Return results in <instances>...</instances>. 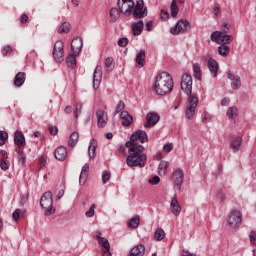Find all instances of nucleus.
<instances>
[{"instance_id":"obj_1","label":"nucleus","mask_w":256,"mask_h":256,"mask_svg":"<svg viewBox=\"0 0 256 256\" xmlns=\"http://www.w3.org/2000/svg\"><path fill=\"white\" fill-rule=\"evenodd\" d=\"M149 137L147 132L138 130L131 135L130 140L126 142L128 149V156L126 158V165L128 167H140L143 169L147 165V154H145V147L139 143H147Z\"/></svg>"},{"instance_id":"obj_2","label":"nucleus","mask_w":256,"mask_h":256,"mask_svg":"<svg viewBox=\"0 0 256 256\" xmlns=\"http://www.w3.org/2000/svg\"><path fill=\"white\" fill-rule=\"evenodd\" d=\"M155 92L157 95H167L173 91V78L167 72H162L156 77Z\"/></svg>"},{"instance_id":"obj_3","label":"nucleus","mask_w":256,"mask_h":256,"mask_svg":"<svg viewBox=\"0 0 256 256\" xmlns=\"http://www.w3.org/2000/svg\"><path fill=\"white\" fill-rule=\"evenodd\" d=\"M227 31H229V27H227V24H224V28L221 31H214L211 34V41H213L214 43H217L218 45H227L229 43H231V41H233V36L232 35H227L225 33H227Z\"/></svg>"},{"instance_id":"obj_4","label":"nucleus","mask_w":256,"mask_h":256,"mask_svg":"<svg viewBox=\"0 0 256 256\" xmlns=\"http://www.w3.org/2000/svg\"><path fill=\"white\" fill-rule=\"evenodd\" d=\"M40 205L44 210V215L46 217H50V215H53V213H55V209L53 208V194L50 191L45 192L42 195L40 199Z\"/></svg>"},{"instance_id":"obj_5","label":"nucleus","mask_w":256,"mask_h":256,"mask_svg":"<svg viewBox=\"0 0 256 256\" xmlns=\"http://www.w3.org/2000/svg\"><path fill=\"white\" fill-rule=\"evenodd\" d=\"M199 104V98L195 94H191L186 103V111L185 117L189 121H193L195 117V110L197 109V105Z\"/></svg>"},{"instance_id":"obj_6","label":"nucleus","mask_w":256,"mask_h":256,"mask_svg":"<svg viewBox=\"0 0 256 256\" xmlns=\"http://www.w3.org/2000/svg\"><path fill=\"white\" fill-rule=\"evenodd\" d=\"M243 214L239 210H233L228 218V225L231 229H237L241 227V223H243Z\"/></svg>"},{"instance_id":"obj_7","label":"nucleus","mask_w":256,"mask_h":256,"mask_svg":"<svg viewBox=\"0 0 256 256\" xmlns=\"http://www.w3.org/2000/svg\"><path fill=\"white\" fill-rule=\"evenodd\" d=\"M118 7L120 13L129 16L133 14V9H135V2L133 0H118Z\"/></svg>"},{"instance_id":"obj_8","label":"nucleus","mask_w":256,"mask_h":256,"mask_svg":"<svg viewBox=\"0 0 256 256\" xmlns=\"http://www.w3.org/2000/svg\"><path fill=\"white\" fill-rule=\"evenodd\" d=\"M63 48H64L63 41L58 40L55 42L54 48H53V57L57 63H63L65 59L64 58L65 52Z\"/></svg>"},{"instance_id":"obj_9","label":"nucleus","mask_w":256,"mask_h":256,"mask_svg":"<svg viewBox=\"0 0 256 256\" xmlns=\"http://www.w3.org/2000/svg\"><path fill=\"white\" fill-rule=\"evenodd\" d=\"M132 15L133 17H136V19L147 17V8H145V2L143 0H138L136 5L134 4Z\"/></svg>"},{"instance_id":"obj_10","label":"nucleus","mask_w":256,"mask_h":256,"mask_svg":"<svg viewBox=\"0 0 256 256\" xmlns=\"http://www.w3.org/2000/svg\"><path fill=\"white\" fill-rule=\"evenodd\" d=\"M181 89L186 95H192L193 91V77L189 74H184L181 79Z\"/></svg>"},{"instance_id":"obj_11","label":"nucleus","mask_w":256,"mask_h":256,"mask_svg":"<svg viewBox=\"0 0 256 256\" xmlns=\"http://www.w3.org/2000/svg\"><path fill=\"white\" fill-rule=\"evenodd\" d=\"M161 116L156 112H149L146 115V123H144V127L146 129H151V127H155L156 123H159Z\"/></svg>"},{"instance_id":"obj_12","label":"nucleus","mask_w":256,"mask_h":256,"mask_svg":"<svg viewBox=\"0 0 256 256\" xmlns=\"http://www.w3.org/2000/svg\"><path fill=\"white\" fill-rule=\"evenodd\" d=\"M187 27H189V21L179 20L176 23L175 28H171L170 33H172V35H179V33H185L187 31Z\"/></svg>"},{"instance_id":"obj_13","label":"nucleus","mask_w":256,"mask_h":256,"mask_svg":"<svg viewBox=\"0 0 256 256\" xmlns=\"http://www.w3.org/2000/svg\"><path fill=\"white\" fill-rule=\"evenodd\" d=\"M103 79V67L96 66L93 74V87L94 89H99L101 85V80Z\"/></svg>"},{"instance_id":"obj_14","label":"nucleus","mask_w":256,"mask_h":256,"mask_svg":"<svg viewBox=\"0 0 256 256\" xmlns=\"http://www.w3.org/2000/svg\"><path fill=\"white\" fill-rule=\"evenodd\" d=\"M206 61L208 63V69L212 75V77H217V73L219 71V63H217V60L213 59V57L207 55Z\"/></svg>"},{"instance_id":"obj_15","label":"nucleus","mask_w":256,"mask_h":256,"mask_svg":"<svg viewBox=\"0 0 256 256\" xmlns=\"http://www.w3.org/2000/svg\"><path fill=\"white\" fill-rule=\"evenodd\" d=\"M96 117H97V125L100 129H103L105 125H107V121H109V117L107 116V113H105V110H97L96 111Z\"/></svg>"},{"instance_id":"obj_16","label":"nucleus","mask_w":256,"mask_h":256,"mask_svg":"<svg viewBox=\"0 0 256 256\" xmlns=\"http://www.w3.org/2000/svg\"><path fill=\"white\" fill-rule=\"evenodd\" d=\"M170 211L172 215L179 217L181 215V204L177 200V197H172L170 201Z\"/></svg>"},{"instance_id":"obj_17","label":"nucleus","mask_w":256,"mask_h":256,"mask_svg":"<svg viewBox=\"0 0 256 256\" xmlns=\"http://www.w3.org/2000/svg\"><path fill=\"white\" fill-rule=\"evenodd\" d=\"M185 177V174L181 170V168H178L174 171L173 176H172V181L176 185V187H181L183 185V179Z\"/></svg>"},{"instance_id":"obj_18","label":"nucleus","mask_w":256,"mask_h":256,"mask_svg":"<svg viewBox=\"0 0 256 256\" xmlns=\"http://www.w3.org/2000/svg\"><path fill=\"white\" fill-rule=\"evenodd\" d=\"M81 49H83V39L82 38H74L71 43V50L74 55H79L81 53Z\"/></svg>"},{"instance_id":"obj_19","label":"nucleus","mask_w":256,"mask_h":256,"mask_svg":"<svg viewBox=\"0 0 256 256\" xmlns=\"http://www.w3.org/2000/svg\"><path fill=\"white\" fill-rule=\"evenodd\" d=\"M120 119L122 120L123 127H131V125H133V116L127 111L121 112Z\"/></svg>"},{"instance_id":"obj_20","label":"nucleus","mask_w":256,"mask_h":256,"mask_svg":"<svg viewBox=\"0 0 256 256\" xmlns=\"http://www.w3.org/2000/svg\"><path fill=\"white\" fill-rule=\"evenodd\" d=\"M145 27V23H143L142 20H139L138 22L132 23V33L135 37L141 35L143 33V29Z\"/></svg>"},{"instance_id":"obj_21","label":"nucleus","mask_w":256,"mask_h":256,"mask_svg":"<svg viewBox=\"0 0 256 256\" xmlns=\"http://www.w3.org/2000/svg\"><path fill=\"white\" fill-rule=\"evenodd\" d=\"M54 156L58 161H65L67 159V148L63 146L56 148Z\"/></svg>"},{"instance_id":"obj_22","label":"nucleus","mask_w":256,"mask_h":256,"mask_svg":"<svg viewBox=\"0 0 256 256\" xmlns=\"http://www.w3.org/2000/svg\"><path fill=\"white\" fill-rule=\"evenodd\" d=\"M228 79L232 81L231 82L232 89L237 90L239 89V87H241V77L235 76L233 73L228 72Z\"/></svg>"},{"instance_id":"obj_23","label":"nucleus","mask_w":256,"mask_h":256,"mask_svg":"<svg viewBox=\"0 0 256 256\" xmlns=\"http://www.w3.org/2000/svg\"><path fill=\"white\" fill-rule=\"evenodd\" d=\"M145 246L143 244H138L130 250L128 256H144Z\"/></svg>"},{"instance_id":"obj_24","label":"nucleus","mask_w":256,"mask_h":256,"mask_svg":"<svg viewBox=\"0 0 256 256\" xmlns=\"http://www.w3.org/2000/svg\"><path fill=\"white\" fill-rule=\"evenodd\" d=\"M14 143L19 147H25V135L23 132L16 131L14 134Z\"/></svg>"},{"instance_id":"obj_25","label":"nucleus","mask_w":256,"mask_h":256,"mask_svg":"<svg viewBox=\"0 0 256 256\" xmlns=\"http://www.w3.org/2000/svg\"><path fill=\"white\" fill-rule=\"evenodd\" d=\"M241 143H243L241 137H235L231 140L230 149H232L233 153H238L239 149H241Z\"/></svg>"},{"instance_id":"obj_26","label":"nucleus","mask_w":256,"mask_h":256,"mask_svg":"<svg viewBox=\"0 0 256 256\" xmlns=\"http://www.w3.org/2000/svg\"><path fill=\"white\" fill-rule=\"evenodd\" d=\"M27 75L25 72H18L14 78V85L15 87H22V85L25 83Z\"/></svg>"},{"instance_id":"obj_27","label":"nucleus","mask_w":256,"mask_h":256,"mask_svg":"<svg viewBox=\"0 0 256 256\" xmlns=\"http://www.w3.org/2000/svg\"><path fill=\"white\" fill-rule=\"evenodd\" d=\"M87 173H89V164H85L82 167L80 177H79L80 185H85V182L87 181Z\"/></svg>"},{"instance_id":"obj_28","label":"nucleus","mask_w":256,"mask_h":256,"mask_svg":"<svg viewBox=\"0 0 256 256\" xmlns=\"http://www.w3.org/2000/svg\"><path fill=\"white\" fill-rule=\"evenodd\" d=\"M97 151V142L95 140L90 141V145L88 147V155L90 159H95Z\"/></svg>"},{"instance_id":"obj_29","label":"nucleus","mask_w":256,"mask_h":256,"mask_svg":"<svg viewBox=\"0 0 256 256\" xmlns=\"http://www.w3.org/2000/svg\"><path fill=\"white\" fill-rule=\"evenodd\" d=\"M226 115L228 119H235V117L239 116V109L235 106H231L228 108Z\"/></svg>"},{"instance_id":"obj_30","label":"nucleus","mask_w":256,"mask_h":256,"mask_svg":"<svg viewBox=\"0 0 256 256\" xmlns=\"http://www.w3.org/2000/svg\"><path fill=\"white\" fill-rule=\"evenodd\" d=\"M145 50H140L136 55V63L139 67H143L145 65Z\"/></svg>"},{"instance_id":"obj_31","label":"nucleus","mask_w":256,"mask_h":256,"mask_svg":"<svg viewBox=\"0 0 256 256\" xmlns=\"http://www.w3.org/2000/svg\"><path fill=\"white\" fill-rule=\"evenodd\" d=\"M78 142H79V133L73 132L69 137V141H68L69 147H75Z\"/></svg>"},{"instance_id":"obj_32","label":"nucleus","mask_w":256,"mask_h":256,"mask_svg":"<svg viewBox=\"0 0 256 256\" xmlns=\"http://www.w3.org/2000/svg\"><path fill=\"white\" fill-rule=\"evenodd\" d=\"M169 168V162L161 161L158 166L159 175H167V169Z\"/></svg>"},{"instance_id":"obj_33","label":"nucleus","mask_w":256,"mask_h":256,"mask_svg":"<svg viewBox=\"0 0 256 256\" xmlns=\"http://www.w3.org/2000/svg\"><path fill=\"white\" fill-rule=\"evenodd\" d=\"M230 51H231V48L229 46H226V44H221L218 47V53L222 57H227V55H229Z\"/></svg>"},{"instance_id":"obj_34","label":"nucleus","mask_w":256,"mask_h":256,"mask_svg":"<svg viewBox=\"0 0 256 256\" xmlns=\"http://www.w3.org/2000/svg\"><path fill=\"white\" fill-rule=\"evenodd\" d=\"M96 239L99 243V245H101V247H103V249H111V244H109V240H107L106 238H103L101 236H96Z\"/></svg>"},{"instance_id":"obj_35","label":"nucleus","mask_w":256,"mask_h":256,"mask_svg":"<svg viewBox=\"0 0 256 256\" xmlns=\"http://www.w3.org/2000/svg\"><path fill=\"white\" fill-rule=\"evenodd\" d=\"M105 69L108 73H111L115 69V64L113 63V57H108L105 60Z\"/></svg>"},{"instance_id":"obj_36","label":"nucleus","mask_w":256,"mask_h":256,"mask_svg":"<svg viewBox=\"0 0 256 256\" xmlns=\"http://www.w3.org/2000/svg\"><path fill=\"white\" fill-rule=\"evenodd\" d=\"M78 54H69L67 57H66V63L68 65V67H73L76 63H77V56Z\"/></svg>"},{"instance_id":"obj_37","label":"nucleus","mask_w":256,"mask_h":256,"mask_svg":"<svg viewBox=\"0 0 256 256\" xmlns=\"http://www.w3.org/2000/svg\"><path fill=\"white\" fill-rule=\"evenodd\" d=\"M170 13L172 17H177V15H179V7L177 6V2L175 0H172L170 4Z\"/></svg>"},{"instance_id":"obj_38","label":"nucleus","mask_w":256,"mask_h":256,"mask_svg":"<svg viewBox=\"0 0 256 256\" xmlns=\"http://www.w3.org/2000/svg\"><path fill=\"white\" fill-rule=\"evenodd\" d=\"M140 223H141V220L139 219V216H136L129 221L128 227H131V229H137Z\"/></svg>"},{"instance_id":"obj_39","label":"nucleus","mask_w":256,"mask_h":256,"mask_svg":"<svg viewBox=\"0 0 256 256\" xmlns=\"http://www.w3.org/2000/svg\"><path fill=\"white\" fill-rule=\"evenodd\" d=\"M71 31V24L64 22L58 28V33H69Z\"/></svg>"},{"instance_id":"obj_40","label":"nucleus","mask_w":256,"mask_h":256,"mask_svg":"<svg viewBox=\"0 0 256 256\" xmlns=\"http://www.w3.org/2000/svg\"><path fill=\"white\" fill-rule=\"evenodd\" d=\"M193 73L194 77H196L198 81H201V66L199 65V63L193 65Z\"/></svg>"},{"instance_id":"obj_41","label":"nucleus","mask_w":256,"mask_h":256,"mask_svg":"<svg viewBox=\"0 0 256 256\" xmlns=\"http://www.w3.org/2000/svg\"><path fill=\"white\" fill-rule=\"evenodd\" d=\"M155 239L157 241H163V239H165V230H163V228H158L155 231Z\"/></svg>"},{"instance_id":"obj_42","label":"nucleus","mask_w":256,"mask_h":256,"mask_svg":"<svg viewBox=\"0 0 256 256\" xmlns=\"http://www.w3.org/2000/svg\"><path fill=\"white\" fill-rule=\"evenodd\" d=\"M119 11L120 10L117 8H111L110 17H111L112 23H115V21H117V19H119Z\"/></svg>"},{"instance_id":"obj_43","label":"nucleus","mask_w":256,"mask_h":256,"mask_svg":"<svg viewBox=\"0 0 256 256\" xmlns=\"http://www.w3.org/2000/svg\"><path fill=\"white\" fill-rule=\"evenodd\" d=\"M9 139V134L6 131H0V146L5 145Z\"/></svg>"},{"instance_id":"obj_44","label":"nucleus","mask_w":256,"mask_h":256,"mask_svg":"<svg viewBox=\"0 0 256 256\" xmlns=\"http://www.w3.org/2000/svg\"><path fill=\"white\" fill-rule=\"evenodd\" d=\"M16 152L18 153V160L22 163V165H25V161L27 159L25 153H23L20 148H16Z\"/></svg>"},{"instance_id":"obj_45","label":"nucleus","mask_w":256,"mask_h":256,"mask_svg":"<svg viewBox=\"0 0 256 256\" xmlns=\"http://www.w3.org/2000/svg\"><path fill=\"white\" fill-rule=\"evenodd\" d=\"M83 109V104L81 102L76 103L75 111H74V117L77 119L79 115H81V110Z\"/></svg>"},{"instance_id":"obj_46","label":"nucleus","mask_w":256,"mask_h":256,"mask_svg":"<svg viewBox=\"0 0 256 256\" xmlns=\"http://www.w3.org/2000/svg\"><path fill=\"white\" fill-rule=\"evenodd\" d=\"M10 166L11 163H9V161H6L5 159L0 160V168L2 171H7Z\"/></svg>"},{"instance_id":"obj_47","label":"nucleus","mask_w":256,"mask_h":256,"mask_svg":"<svg viewBox=\"0 0 256 256\" xmlns=\"http://www.w3.org/2000/svg\"><path fill=\"white\" fill-rule=\"evenodd\" d=\"M21 209H16L13 213H12V219L13 221H19V219L21 218Z\"/></svg>"},{"instance_id":"obj_48","label":"nucleus","mask_w":256,"mask_h":256,"mask_svg":"<svg viewBox=\"0 0 256 256\" xmlns=\"http://www.w3.org/2000/svg\"><path fill=\"white\" fill-rule=\"evenodd\" d=\"M125 109V102L119 101L118 105L116 106L115 115L121 113Z\"/></svg>"},{"instance_id":"obj_49","label":"nucleus","mask_w":256,"mask_h":256,"mask_svg":"<svg viewBox=\"0 0 256 256\" xmlns=\"http://www.w3.org/2000/svg\"><path fill=\"white\" fill-rule=\"evenodd\" d=\"M86 217L91 218L95 215V204L90 206V209L85 213Z\"/></svg>"},{"instance_id":"obj_50","label":"nucleus","mask_w":256,"mask_h":256,"mask_svg":"<svg viewBox=\"0 0 256 256\" xmlns=\"http://www.w3.org/2000/svg\"><path fill=\"white\" fill-rule=\"evenodd\" d=\"M111 179V172H104L102 174V182L105 184V183H109V180Z\"/></svg>"},{"instance_id":"obj_51","label":"nucleus","mask_w":256,"mask_h":256,"mask_svg":"<svg viewBox=\"0 0 256 256\" xmlns=\"http://www.w3.org/2000/svg\"><path fill=\"white\" fill-rule=\"evenodd\" d=\"M148 183L150 185H159V183H161V178H159V176H154L153 178L148 180Z\"/></svg>"},{"instance_id":"obj_52","label":"nucleus","mask_w":256,"mask_h":256,"mask_svg":"<svg viewBox=\"0 0 256 256\" xmlns=\"http://www.w3.org/2000/svg\"><path fill=\"white\" fill-rule=\"evenodd\" d=\"M128 43H129V39L127 38H121L118 40L119 47H127Z\"/></svg>"},{"instance_id":"obj_53","label":"nucleus","mask_w":256,"mask_h":256,"mask_svg":"<svg viewBox=\"0 0 256 256\" xmlns=\"http://www.w3.org/2000/svg\"><path fill=\"white\" fill-rule=\"evenodd\" d=\"M211 119H213L211 114L204 113L203 118H202L203 123H211Z\"/></svg>"},{"instance_id":"obj_54","label":"nucleus","mask_w":256,"mask_h":256,"mask_svg":"<svg viewBox=\"0 0 256 256\" xmlns=\"http://www.w3.org/2000/svg\"><path fill=\"white\" fill-rule=\"evenodd\" d=\"M160 17L162 21H167V19H169V12L161 10Z\"/></svg>"},{"instance_id":"obj_55","label":"nucleus","mask_w":256,"mask_h":256,"mask_svg":"<svg viewBox=\"0 0 256 256\" xmlns=\"http://www.w3.org/2000/svg\"><path fill=\"white\" fill-rule=\"evenodd\" d=\"M219 13H221V7L219 6V4H216L213 8V14L215 17H219Z\"/></svg>"},{"instance_id":"obj_56","label":"nucleus","mask_w":256,"mask_h":256,"mask_svg":"<svg viewBox=\"0 0 256 256\" xmlns=\"http://www.w3.org/2000/svg\"><path fill=\"white\" fill-rule=\"evenodd\" d=\"M250 237V242L252 245H256V232L252 231L249 235Z\"/></svg>"},{"instance_id":"obj_57","label":"nucleus","mask_w":256,"mask_h":256,"mask_svg":"<svg viewBox=\"0 0 256 256\" xmlns=\"http://www.w3.org/2000/svg\"><path fill=\"white\" fill-rule=\"evenodd\" d=\"M163 151L166 153H171L173 151V145L172 144H165L163 147Z\"/></svg>"},{"instance_id":"obj_58","label":"nucleus","mask_w":256,"mask_h":256,"mask_svg":"<svg viewBox=\"0 0 256 256\" xmlns=\"http://www.w3.org/2000/svg\"><path fill=\"white\" fill-rule=\"evenodd\" d=\"M49 131H50L51 135H57V133H59V129L55 126H50Z\"/></svg>"},{"instance_id":"obj_59","label":"nucleus","mask_w":256,"mask_h":256,"mask_svg":"<svg viewBox=\"0 0 256 256\" xmlns=\"http://www.w3.org/2000/svg\"><path fill=\"white\" fill-rule=\"evenodd\" d=\"M229 103H231V99H229V98H224L221 100L222 107H227V105H229Z\"/></svg>"},{"instance_id":"obj_60","label":"nucleus","mask_w":256,"mask_h":256,"mask_svg":"<svg viewBox=\"0 0 256 256\" xmlns=\"http://www.w3.org/2000/svg\"><path fill=\"white\" fill-rule=\"evenodd\" d=\"M145 27L146 31H153V21H148Z\"/></svg>"},{"instance_id":"obj_61","label":"nucleus","mask_w":256,"mask_h":256,"mask_svg":"<svg viewBox=\"0 0 256 256\" xmlns=\"http://www.w3.org/2000/svg\"><path fill=\"white\" fill-rule=\"evenodd\" d=\"M47 163V158L45 156H42L39 160V164L41 167H45V164Z\"/></svg>"},{"instance_id":"obj_62","label":"nucleus","mask_w":256,"mask_h":256,"mask_svg":"<svg viewBox=\"0 0 256 256\" xmlns=\"http://www.w3.org/2000/svg\"><path fill=\"white\" fill-rule=\"evenodd\" d=\"M182 256H197V255L189 252V250H183Z\"/></svg>"},{"instance_id":"obj_63","label":"nucleus","mask_w":256,"mask_h":256,"mask_svg":"<svg viewBox=\"0 0 256 256\" xmlns=\"http://www.w3.org/2000/svg\"><path fill=\"white\" fill-rule=\"evenodd\" d=\"M9 52H11V46H6V47H4V49H3V51H2L3 55L5 56V55H7Z\"/></svg>"},{"instance_id":"obj_64","label":"nucleus","mask_w":256,"mask_h":256,"mask_svg":"<svg viewBox=\"0 0 256 256\" xmlns=\"http://www.w3.org/2000/svg\"><path fill=\"white\" fill-rule=\"evenodd\" d=\"M102 256H111V251H110V249H104L103 251H102Z\"/></svg>"}]
</instances>
